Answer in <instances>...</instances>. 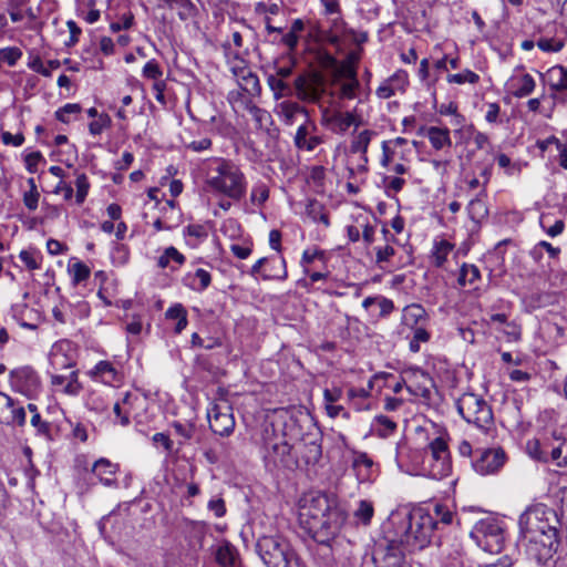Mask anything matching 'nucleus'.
Returning <instances> with one entry per match:
<instances>
[{
    "label": "nucleus",
    "instance_id": "30",
    "mask_svg": "<svg viewBox=\"0 0 567 567\" xmlns=\"http://www.w3.org/2000/svg\"><path fill=\"white\" fill-rule=\"evenodd\" d=\"M93 378L104 384H114L120 381V372L109 361H100L91 371Z\"/></svg>",
    "mask_w": 567,
    "mask_h": 567
},
{
    "label": "nucleus",
    "instance_id": "62",
    "mask_svg": "<svg viewBox=\"0 0 567 567\" xmlns=\"http://www.w3.org/2000/svg\"><path fill=\"white\" fill-rule=\"evenodd\" d=\"M323 257H324V254L322 250H318V249L305 250L302 254V257H301V266L303 267V270H306V268H310L311 265L317 259H323Z\"/></svg>",
    "mask_w": 567,
    "mask_h": 567
},
{
    "label": "nucleus",
    "instance_id": "54",
    "mask_svg": "<svg viewBox=\"0 0 567 567\" xmlns=\"http://www.w3.org/2000/svg\"><path fill=\"white\" fill-rule=\"evenodd\" d=\"M111 117L102 113L89 124V132L92 135H100L105 128L111 126Z\"/></svg>",
    "mask_w": 567,
    "mask_h": 567
},
{
    "label": "nucleus",
    "instance_id": "53",
    "mask_svg": "<svg viewBox=\"0 0 567 567\" xmlns=\"http://www.w3.org/2000/svg\"><path fill=\"white\" fill-rule=\"evenodd\" d=\"M74 285L85 281L90 277V268L82 261H76L70 267Z\"/></svg>",
    "mask_w": 567,
    "mask_h": 567
},
{
    "label": "nucleus",
    "instance_id": "50",
    "mask_svg": "<svg viewBox=\"0 0 567 567\" xmlns=\"http://www.w3.org/2000/svg\"><path fill=\"white\" fill-rule=\"evenodd\" d=\"M378 434L386 437L396 430V423L385 415H378L374 419Z\"/></svg>",
    "mask_w": 567,
    "mask_h": 567
},
{
    "label": "nucleus",
    "instance_id": "58",
    "mask_svg": "<svg viewBox=\"0 0 567 567\" xmlns=\"http://www.w3.org/2000/svg\"><path fill=\"white\" fill-rule=\"evenodd\" d=\"M269 197V189L264 183L254 185L250 193L252 204L262 205Z\"/></svg>",
    "mask_w": 567,
    "mask_h": 567
},
{
    "label": "nucleus",
    "instance_id": "8",
    "mask_svg": "<svg viewBox=\"0 0 567 567\" xmlns=\"http://www.w3.org/2000/svg\"><path fill=\"white\" fill-rule=\"evenodd\" d=\"M470 536L480 548L491 554L501 553L505 544V530L502 522L494 517L476 522Z\"/></svg>",
    "mask_w": 567,
    "mask_h": 567
},
{
    "label": "nucleus",
    "instance_id": "49",
    "mask_svg": "<svg viewBox=\"0 0 567 567\" xmlns=\"http://www.w3.org/2000/svg\"><path fill=\"white\" fill-rule=\"evenodd\" d=\"M82 107L78 103H66L62 107L55 111V117L62 123H70L72 115H78L81 112Z\"/></svg>",
    "mask_w": 567,
    "mask_h": 567
},
{
    "label": "nucleus",
    "instance_id": "37",
    "mask_svg": "<svg viewBox=\"0 0 567 567\" xmlns=\"http://www.w3.org/2000/svg\"><path fill=\"white\" fill-rule=\"evenodd\" d=\"M322 456L321 444L317 441L305 442L300 450L301 461L308 465L317 464Z\"/></svg>",
    "mask_w": 567,
    "mask_h": 567
},
{
    "label": "nucleus",
    "instance_id": "19",
    "mask_svg": "<svg viewBox=\"0 0 567 567\" xmlns=\"http://www.w3.org/2000/svg\"><path fill=\"white\" fill-rule=\"evenodd\" d=\"M409 83L408 73L403 70L396 71L388 80H385L375 91L378 97L386 100L392 97L396 92H404Z\"/></svg>",
    "mask_w": 567,
    "mask_h": 567
},
{
    "label": "nucleus",
    "instance_id": "33",
    "mask_svg": "<svg viewBox=\"0 0 567 567\" xmlns=\"http://www.w3.org/2000/svg\"><path fill=\"white\" fill-rule=\"evenodd\" d=\"M329 17L330 29L328 40L331 44H338L341 37L348 35L350 29L347 27V22L342 18V12L334 13Z\"/></svg>",
    "mask_w": 567,
    "mask_h": 567
},
{
    "label": "nucleus",
    "instance_id": "56",
    "mask_svg": "<svg viewBox=\"0 0 567 567\" xmlns=\"http://www.w3.org/2000/svg\"><path fill=\"white\" fill-rule=\"evenodd\" d=\"M75 187H76V203L81 205L89 193L90 189V183L85 174H79L75 181Z\"/></svg>",
    "mask_w": 567,
    "mask_h": 567
},
{
    "label": "nucleus",
    "instance_id": "2",
    "mask_svg": "<svg viewBox=\"0 0 567 567\" xmlns=\"http://www.w3.org/2000/svg\"><path fill=\"white\" fill-rule=\"evenodd\" d=\"M390 524L393 542L401 544L408 553L424 549L434 536V520L424 508H416L404 515H392Z\"/></svg>",
    "mask_w": 567,
    "mask_h": 567
},
{
    "label": "nucleus",
    "instance_id": "22",
    "mask_svg": "<svg viewBox=\"0 0 567 567\" xmlns=\"http://www.w3.org/2000/svg\"><path fill=\"white\" fill-rule=\"evenodd\" d=\"M547 463H553L557 467H567V441L554 434V441L549 440L547 450Z\"/></svg>",
    "mask_w": 567,
    "mask_h": 567
},
{
    "label": "nucleus",
    "instance_id": "48",
    "mask_svg": "<svg viewBox=\"0 0 567 567\" xmlns=\"http://www.w3.org/2000/svg\"><path fill=\"white\" fill-rule=\"evenodd\" d=\"M449 83L454 84H476L480 81V75L468 69L464 70L461 73L449 74L446 78Z\"/></svg>",
    "mask_w": 567,
    "mask_h": 567
},
{
    "label": "nucleus",
    "instance_id": "4",
    "mask_svg": "<svg viewBox=\"0 0 567 567\" xmlns=\"http://www.w3.org/2000/svg\"><path fill=\"white\" fill-rule=\"evenodd\" d=\"M262 446L267 467L293 470L299 466L298 458L291 452V445L284 435L275 432L272 424L264 426Z\"/></svg>",
    "mask_w": 567,
    "mask_h": 567
},
{
    "label": "nucleus",
    "instance_id": "38",
    "mask_svg": "<svg viewBox=\"0 0 567 567\" xmlns=\"http://www.w3.org/2000/svg\"><path fill=\"white\" fill-rule=\"evenodd\" d=\"M216 560L224 567H240L238 553L230 544L219 546L216 553Z\"/></svg>",
    "mask_w": 567,
    "mask_h": 567
},
{
    "label": "nucleus",
    "instance_id": "16",
    "mask_svg": "<svg viewBox=\"0 0 567 567\" xmlns=\"http://www.w3.org/2000/svg\"><path fill=\"white\" fill-rule=\"evenodd\" d=\"M505 460L502 449L477 450L472 465L478 474L488 475L496 473L504 465Z\"/></svg>",
    "mask_w": 567,
    "mask_h": 567
},
{
    "label": "nucleus",
    "instance_id": "60",
    "mask_svg": "<svg viewBox=\"0 0 567 567\" xmlns=\"http://www.w3.org/2000/svg\"><path fill=\"white\" fill-rule=\"evenodd\" d=\"M537 47L544 52H559L564 48V41L554 38H540Z\"/></svg>",
    "mask_w": 567,
    "mask_h": 567
},
{
    "label": "nucleus",
    "instance_id": "12",
    "mask_svg": "<svg viewBox=\"0 0 567 567\" xmlns=\"http://www.w3.org/2000/svg\"><path fill=\"white\" fill-rule=\"evenodd\" d=\"M320 124L337 135H344L354 125H360V116L355 111L324 109L321 111Z\"/></svg>",
    "mask_w": 567,
    "mask_h": 567
},
{
    "label": "nucleus",
    "instance_id": "18",
    "mask_svg": "<svg viewBox=\"0 0 567 567\" xmlns=\"http://www.w3.org/2000/svg\"><path fill=\"white\" fill-rule=\"evenodd\" d=\"M10 385L13 391L31 396L38 391L40 379L32 368L22 367L10 372Z\"/></svg>",
    "mask_w": 567,
    "mask_h": 567
},
{
    "label": "nucleus",
    "instance_id": "14",
    "mask_svg": "<svg viewBox=\"0 0 567 567\" xmlns=\"http://www.w3.org/2000/svg\"><path fill=\"white\" fill-rule=\"evenodd\" d=\"M323 143L324 135L319 134L317 124L310 117L298 126L293 136V145L301 152H313Z\"/></svg>",
    "mask_w": 567,
    "mask_h": 567
},
{
    "label": "nucleus",
    "instance_id": "31",
    "mask_svg": "<svg viewBox=\"0 0 567 567\" xmlns=\"http://www.w3.org/2000/svg\"><path fill=\"white\" fill-rule=\"evenodd\" d=\"M424 130L426 132V136H427L432 147L435 148L436 151L443 150L444 147H450L452 145L449 128L430 126Z\"/></svg>",
    "mask_w": 567,
    "mask_h": 567
},
{
    "label": "nucleus",
    "instance_id": "39",
    "mask_svg": "<svg viewBox=\"0 0 567 567\" xmlns=\"http://www.w3.org/2000/svg\"><path fill=\"white\" fill-rule=\"evenodd\" d=\"M549 447V439L540 440H529L526 443V452L528 456L538 462L547 463V450Z\"/></svg>",
    "mask_w": 567,
    "mask_h": 567
},
{
    "label": "nucleus",
    "instance_id": "3",
    "mask_svg": "<svg viewBox=\"0 0 567 567\" xmlns=\"http://www.w3.org/2000/svg\"><path fill=\"white\" fill-rule=\"evenodd\" d=\"M205 183L215 194L239 202L247 192L246 176L233 161L221 157L212 158L206 166Z\"/></svg>",
    "mask_w": 567,
    "mask_h": 567
},
{
    "label": "nucleus",
    "instance_id": "25",
    "mask_svg": "<svg viewBox=\"0 0 567 567\" xmlns=\"http://www.w3.org/2000/svg\"><path fill=\"white\" fill-rule=\"evenodd\" d=\"M51 383L56 389L70 395H76L81 390L76 371H70L68 374H52Z\"/></svg>",
    "mask_w": 567,
    "mask_h": 567
},
{
    "label": "nucleus",
    "instance_id": "43",
    "mask_svg": "<svg viewBox=\"0 0 567 567\" xmlns=\"http://www.w3.org/2000/svg\"><path fill=\"white\" fill-rule=\"evenodd\" d=\"M172 429L174 430V433L181 437L178 441L179 445H184L186 442H188L195 434V424L189 422H181V421H174L171 424Z\"/></svg>",
    "mask_w": 567,
    "mask_h": 567
},
{
    "label": "nucleus",
    "instance_id": "28",
    "mask_svg": "<svg viewBox=\"0 0 567 567\" xmlns=\"http://www.w3.org/2000/svg\"><path fill=\"white\" fill-rule=\"evenodd\" d=\"M427 320L425 309L419 303H412L403 309L402 323L409 328L424 326Z\"/></svg>",
    "mask_w": 567,
    "mask_h": 567
},
{
    "label": "nucleus",
    "instance_id": "5",
    "mask_svg": "<svg viewBox=\"0 0 567 567\" xmlns=\"http://www.w3.org/2000/svg\"><path fill=\"white\" fill-rule=\"evenodd\" d=\"M256 550L268 567H302L300 558L284 538L262 536L256 544Z\"/></svg>",
    "mask_w": 567,
    "mask_h": 567
},
{
    "label": "nucleus",
    "instance_id": "52",
    "mask_svg": "<svg viewBox=\"0 0 567 567\" xmlns=\"http://www.w3.org/2000/svg\"><path fill=\"white\" fill-rule=\"evenodd\" d=\"M28 183L30 185V190L24 193L23 204L29 210L33 212L38 208L40 194L37 189V185L33 178H30Z\"/></svg>",
    "mask_w": 567,
    "mask_h": 567
},
{
    "label": "nucleus",
    "instance_id": "57",
    "mask_svg": "<svg viewBox=\"0 0 567 567\" xmlns=\"http://www.w3.org/2000/svg\"><path fill=\"white\" fill-rule=\"evenodd\" d=\"M19 258L30 270H35L40 268L41 256L37 251L22 250L19 255Z\"/></svg>",
    "mask_w": 567,
    "mask_h": 567
},
{
    "label": "nucleus",
    "instance_id": "36",
    "mask_svg": "<svg viewBox=\"0 0 567 567\" xmlns=\"http://www.w3.org/2000/svg\"><path fill=\"white\" fill-rule=\"evenodd\" d=\"M165 4L177 11V16L182 21L194 18L197 13L196 6L190 0H163Z\"/></svg>",
    "mask_w": 567,
    "mask_h": 567
},
{
    "label": "nucleus",
    "instance_id": "11",
    "mask_svg": "<svg viewBox=\"0 0 567 567\" xmlns=\"http://www.w3.org/2000/svg\"><path fill=\"white\" fill-rule=\"evenodd\" d=\"M210 430L220 436H229L235 429V417L231 405L223 400L213 403L207 410Z\"/></svg>",
    "mask_w": 567,
    "mask_h": 567
},
{
    "label": "nucleus",
    "instance_id": "44",
    "mask_svg": "<svg viewBox=\"0 0 567 567\" xmlns=\"http://www.w3.org/2000/svg\"><path fill=\"white\" fill-rule=\"evenodd\" d=\"M360 89L359 80H347L339 82L338 97L340 100H353Z\"/></svg>",
    "mask_w": 567,
    "mask_h": 567
},
{
    "label": "nucleus",
    "instance_id": "47",
    "mask_svg": "<svg viewBox=\"0 0 567 567\" xmlns=\"http://www.w3.org/2000/svg\"><path fill=\"white\" fill-rule=\"evenodd\" d=\"M411 329L413 330V337L410 340L409 348L411 352L416 353L420 351V344L426 343L430 340V333L424 328V326L414 327Z\"/></svg>",
    "mask_w": 567,
    "mask_h": 567
},
{
    "label": "nucleus",
    "instance_id": "1",
    "mask_svg": "<svg viewBox=\"0 0 567 567\" xmlns=\"http://www.w3.org/2000/svg\"><path fill=\"white\" fill-rule=\"evenodd\" d=\"M563 525L558 512L545 504H535L520 515L519 526L527 542L526 551L538 564H545L556 553Z\"/></svg>",
    "mask_w": 567,
    "mask_h": 567
},
{
    "label": "nucleus",
    "instance_id": "55",
    "mask_svg": "<svg viewBox=\"0 0 567 567\" xmlns=\"http://www.w3.org/2000/svg\"><path fill=\"white\" fill-rule=\"evenodd\" d=\"M303 272L308 276V279H301L298 285L309 289L315 282L326 280L329 276V271H312L311 268H306Z\"/></svg>",
    "mask_w": 567,
    "mask_h": 567
},
{
    "label": "nucleus",
    "instance_id": "42",
    "mask_svg": "<svg viewBox=\"0 0 567 567\" xmlns=\"http://www.w3.org/2000/svg\"><path fill=\"white\" fill-rule=\"evenodd\" d=\"M373 135H375V133L371 130H364V131L360 132L351 142V145H350L351 152L352 153H361V154L365 155Z\"/></svg>",
    "mask_w": 567,
    "mask_h": 567
},
{
    "label": "nucleus",
    "instance_id": "34",
    "mask_svg": "<svg viewBox=\"0 0 567 567\" xmlns=\"http://www.w3.org/2000/svg\"><path fill=\"white\" fill-rule=\"evenodd\" d=\"M550 91H564L567 93V68L555 65L547 72Z\"/></svg>",
    "mask_w": 567,
    "mask_h": 567
},
{
    "label": "nucleus",
    "instance_id": "10",
    "mask_svg": "<svg viewBox=\"0 0 567 567\" xmlns=\"http://www.w3.org/2000/svg\"><path fill=\"white\" fill-rule=\"evenodd\" d=\"M332 508H340L334 499L322 493H310L300 501L299 519L307 527L312 520L331 513Z\"/></svg>",
    "mask_w": 567,
    "mask_h": 567
},
{
    "label": "nucleus",
    "instance_id": "61",
    "mask_svg": "<svg viewBox=\"0 0 567 567\" xmlns=\"http://www.w3.org/2000/svg\"><path fill=\"white\" fill-rule=\"evenodd\" d=\"M337 74H338V76L343 79V81L359 80L358 79V68L354 65L348 64L343 61L339 63V65L337 68Z\"/></svg>",
    "mask_w": 567,
    "mask_h": 567
},
{
    "label": "nucleus",
    "instance_id": "6",
    "mask_svg": "<svg viewBox=\"0 0 567 567\" xmlns=\"http://www.w3.org/2000/svg\"><path fill=\"white\" fill-rule=\"evenodd\" d=\"M456 409L467 423L474 424L483 432H488L494 424L492 408L482 395L473 392L463 393L456 400Z\"/></svg>",
    "mask_w": 567,
    "mask_h": 567
},
{
    "label": "nucleus",
    "instance_id": "64",
    "mask_svg": "<svg viewBox=\"0 0 567 567\" xmlns=\"http://www.w3.org/2000/svg\"><path fill=\"white\" fill-rule=\"evenodd\" d=\"M143 75L147 79L158 80L163 72L155 60H150L143 68Z\"/></svg>",
    "mask_w": 567,
    "mask_h": 567
},
{
    "label": "nucleus",
    "instance_id": "15",
    "mask_svg": "<svg viewBox=\"0 0 567 567\" xmlns=\"http://www.w3.org/2000/svg\"><path fill=\"white\" fill-rule=\"evenodd\" d=\"M385 546L379 545L374 553L377 567H402L404 554L408 553L401 544H395L391 532H386Z\"/></svg>",
    "mask_w": 567,
    "mask_h": 567
},
{
    "label": "nucleus",
    "instance_id": "13",
    "mask_svg": "<svg viewBox=\"0 0 567 567\" xmlns=\"http://www.w3.org/2000/svg\"><path fill=\"white\" fill-rule=\"evenodd\" d=\"M255 279L286 280L287 265L284 257H262L258 259L248 272Z\"/></svg>",
    "mask_w": 567,
    "mask_h": 567
},
{
    "label": "nucleus",
    "instance_id": "35",
    "mask_svg": "<svg viewBox=\"0 0 567 567\" xmlns=\"http://www.w3.org/2000/svg\"><path fill=\"white\" fill-rule=\"evenodd\" d=\"M295 86L298 92V96L303 101L317 102L321 97L319 90L309 83L308 80L302 75H299L295 80Z\"/></svg>",
    "mask_w": 567,
    "mask_h": 567
},
{
    "label": "nucleus",
    "instance_id": "59",
    "mask_svg": "<svg viewBox=\"0 0 567 567\" xmlns=\"http://www.w3.org/2000/svg\"><path fill=\"white\" fill-rule=\"evenodd\" d=\"M22 52L19 48L8 47L4 49H0V61L7 63L10 66H13L18 60L21 58Z\"/></svg>",
    "mask_w": 567,
    "mask_h": 567
},
{
    "label": "nucleus",
    "instance_id": "26",
    "mask_svg": "<svg viewBox=\"0 0 567 567\" xmlns=\"http://www.w3.org/2000/svg\"><path fill=\"white\" fill-rule=\"evenodd\" d=\"M182 281L184 286L188 287L189 289L196 292H203L209 287L212 282V276L207 270L198 268L194 272H187L183 277Z\"/></svg>",
    "mask_w": 567,
    "mask_h": 567
},
{
    "label": "nucleus",
    "instance_id": "40",
    "mask_svg": "<svg viewBox=\"0 0 567 567\" xmlns=\"http://www.w3.org/2000/svg\"><path fill=\"white\" fill-rule=\"evenodd\" d=\"M481 279L480 269L472 264H463L460 269L457 284L461 287H465L466 285L475 286L477 281Z\"/></svg>",
    "mask_w": 567,
    "mask_h": 567
},
{
    "label": "nucleus",
    "instance_id": "9",
    "mask_svg": "<svg viewBox=\"0 0 567 567\" xmlns=\"http://www.w3.org/2000/svg\"><path fill=\"white\" fill-rule=\"evenodd\" d=\"M347 519V515L341 508H332L319 520H312L306 528L312 535V538L321 545L330 546L331 542L338 536L342 525Z\"/></svg>",
    "mask_w": 567,
    "mask_h": 567
},
{
    "label": "nucleus",
    "instance_id": "27",
    "mask_svg": "<svg viewBox=\"0 0 567 567\" xmlns=\"http://www.w3.org/2000/svg\"><path fill=\"white\" fill-rule=\"evenodd\" d=\"M92 471L105 486L116 485V480L114 477L117 472L116 464L111 463L106 458H100L94 463Z\"/></svg>",
    "mask_w": 567,
    "mask_h": 567
},
{
    "label": "nucleus",
    "instance_id": "32",
    "mask_svg": "<svg viewBox=\"0 0 567 567\" xmlns=\"http://www.w3.org/2000/svg\"><path fill=\"white\" fill-rule=\"evenodd\" d=\"M453 249L454 245L446 239H435L431 250L432 264L437 268L443 267Z\"/></svg>",
    "mask_w": 567,
    "mask_h": 567
},
{
    "label": "nucleus",
    "instance_id": "17",
    "mask_svg": "<svg viewBox=\"0 0 567 567\" xmlns=\"http://www.w3.org/2000/svg\"><path fill=\"white\" fill-rule=\"evenodd\" d=\"M24 406L4 392H0V423L7 426H23L25 424Z\"/></svg>",
    "mask_w": 567,
    "mask_h": 567
},
{
    "label": "nucleus",
    "instance_id": "46",
    "mask_svg": "<svg viewBox=\"0 0 567 567\" xmlns=\"http://www.w3.org/2000/svg\"><path fill=\"white\" fill-rule=\"evenodd\" d=\"M30 423L37 430V435L42 436L48 442L53 441L52 426L49 422L42 420L40 414H33Z\"/></svg>",
    "mask_w": 567,
    "mask_h": 567
},
{
    "label": "nucleus",
    "instance_id": "21",
    "mask_svg": "<svg viewBox=\"0 0 567 567\" xmlns=\"http://www.w3.org/2000/svg\"><path fill=\"white\" fill-rule=\"evenodd\" d=\"M507 85L515 97L522 99L534 92L536 82L528 73L522 75L514 74L508 80Z\"/></svg>",
    "mask_w": 567,
    "mask_h": 567
},
{
    "label": "nucleus",
    "instance_id": "29",
    "mask_svg": "<svg viewBox=\"0 0 567 567\" xmlns=\"http://www.w3.org/2000/svg\"><path fill=\"white\" fill-rule=\"evenodd\" d=\"M486 197V189L481 188L476 197L470 200L467 205L468 216L475 223H481L488 215V209L485 202Z\"/></svg>",
    "mask_w": 567,
    "mask_h": 567
},
{
    "label": "nucleus",
    "instance_id": "45",
    "mask_svg": "<svg viewBox=\"0 0 567 567\" xmlns=\"http://www.w3.org/2000/svg\"><path fill=\"white\" fill-rule=\"evenodd\" d=\"M374 514L373 505L370 501L362 499L358 504V508L354 511V517L362 523L364 526H368L371 523V519Z\"/></svg>",
    "mask_w": 567,
    "mask_h": 567
},
{
    "label": "nucleus",
    "instance_id": "24",
    "mask_svg": "<svg viewBox=\"0 0 567 567\" xmlns=\"http://www.w3.org/2000/svg\"><path fill=\"white\" fill-rule=\"evenodd\" d=\"M239 87L247 94L255 96L260 93L258 76L248 68L234 70Z\"/></svg>",
    "mask_w": 567,
    "mask_h": 567
},
{
    "label": "nucleus",
    "instance_id": "41",
    "mask_svg": "<svg viewBox=\"0 0 567 567\" xmlns=\"http://www.w3.org/2000/svg\"><path fill=\"white\" fill-rule=\"evenodd\" d=\"M430 516L434 520V530L440 528V525L447 526L453 523L454 513L449 509L445 505L435 504L433 512H430Z\"/></svg>",
    "mask_w": 567,
    "mask_h": 567
},
{
    "label": "nucleus",
    "instance_id": "63",
    "mask_svg": "<svg viewBox=\"0 0 567 567\" xmlns=\"http://www.w3.org/2000/svg\"><path fill=\"white\" fill-rule=\"evenodd\" d=\"M113 413L115 414L116 417L115 422H117L122 426H127L130 424V411L124 409V405H122L120 401L114 403Z\"/></svg>",
    "mask_w": 567,
    "mask_h": 567
},
{
    "label": "nucleus",
    "instance_id": "23",
    "mask_svg": "<svg viewBox=\"0 0 567 567\" xmlns=\"http://www.w3.org/2000/svg\"><path fill=\"white\" fill-rule=\"evenodd\" d=\"M373 460L364 452H355L352 460V467L359 482H368L372 478L374 470Z\"/></svg>",
    "mask_w": 567,
    "mask_h": 567
},
{
    "label": "nucleus",
    "instance_id": "7",
    "mask_svg": "<svg viewBox=\"0 0 567 567\" xmlns=\"http://www.w3.org/2000/svg\"><path fill=\"white\" fill-rule=\"evenodd\" d=\"M421 471L434 480H442L451 474V455L444 435H440L429 443L424 451Z\"/></svg>",
    "mask_w": 567,
    "mask_h": 567
},
{
    "label": "nucleus",
    "instance_id": "51",
    "mask_svg": "<svg viewBox=\"0 0 567 567\" xmlns=\"http://www.w3.org/2000/svg\"><path fill=\"white\" fill-rule=\"evenodd\" d=\"M184 235L188 236L190 238H194V241L190 244L193 246H195V245L204 241L207 238L208 231H207L206 226L199 225V224H194V225H188L184 229Z\"/></svg>",
    "mask_w": 567,
    "mask_h": 567
},
{
    "label": "nucleus",
    "instance_id": "20",
    "mask_svg": "<svg viewBox=\"0 0 567 567\" xmlns=\"http://www.w3.org/2000/svg\"><path fill=\"white\" fill-rule=\"evenodd\" d=\"M277 114L286 125L295 124L300 116L305 121L310 117L307 109L293 101H282L278 104Z\"/></svg>",
    "mask_w": 567,
    "mask_h": 567
}]
</instances>
